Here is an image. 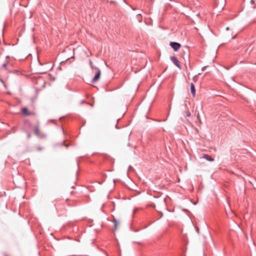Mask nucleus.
<instances>
[{"label": "nucleus", "mask_w": 256, "mask_h": 256, "mask_svg": "<svg viewBox=\"0 0 256 256\" xmlns=\"http://www.w3.org/2000/svg\"><path fill=\"white\" fill-rule=\"evenodd\" d=\"M114 228H115V230H116L117 228V225L118 224V222L116 220L114 219Z\"/></svg>", "instance_id": "9"}, {"label": "nucleus", "mask_w": 256, "mask_h": 256, "mask_svg": "<svg viewBox=\"0 0 256 256\" xmlns=\"http://www.w3.org/2000/svg\"><path fill=\"white\" fill-rule=\"evenodd\" d=\"M170 46L174 51H178L181 46L180 44L176 42H170Z\"/></svg>", "instance_id": "3"}, {"label": "nucleus", "mask_w": 256, "mask_h": 256, "mask_svg": "<svg viewBox=\"0 0 256 256\" xmlns=\"http://www.w3.org/2000/svg\"><path fill=\"white\" fill-rule=\"evenodd\" d=\"M190 91L193 96H194L196 94V90L194 84L193 83H191L190 84Z\"/></svg>", "instance_id": "6"}, {"label": "nucleus", "mask_w": 256, "mask_h": 256, "mask_svg": "<svg viewBox=\"0 0 256 256\" xmlns=\"http://www.w3.org/2000/svg\"><path fill=\"white\" fill-rule=\"evenodd\" d=\"M224 4L223 2H222L220 4H217L216 2L214 8L216 10L220 12L224 9Z\"/></svg>", "instance_id": "4"}, {"label": "nucleus", "mask_w": 256, "mask_h": 256, "mask_svg": "<svg viewBox=\"0 0 256 256\" xmlns=\"http://www.w3.org/2000/svg\"><path fill=\"white\" fill-rule=\"evenodd\" d=\"M170 59L171 61L175 64L178 68L181 69V66L180 64L179 61L178 60L176 57L174 56H170Z\"/></svg>", "instance_id": "5"}, {"label": "nucleus", "mask_w": 256, "mask_h": 256, "mask_svg": "<svg viewBox=\"0 0 256 256\" xmlns=\"http://www.w3.org/2000/svg\"><path fill=\"white\" fill-rule=\"evenodd\" d=\"M202 158L210 162H213L214 160V159L211 156L208 154H204Z\"/></svg>", "instance_id": "7"}, {"label": "nucleus", "mask_w": 256, "mask_h": 256, "mask_svg": "<svg viewBox=\"0 0 256 256\" xmlns=\"http://www.w3.org/2000/svg\"><path fill=\"white\" fill-rule=\"evenodd\" d=\"M90 64L91 68H92V69H94H94L95 66H93L92 62V61L90 60Z\"/></svg>", "instance_id": "10"}, {"label": "nucleus", "mask_w": 256, "mask_h": 256, "mask_svg": "<svg viewBox=\"0 0 256 256\" xmlns=\"http://www.w3.org/2000/svg\"><path fill=\"white\" fill-rule=\"evenodd\" d=\"M226 30H229V28H228V27H227V28H226Z\"/></svg>", "instance_id": "16"}, {"label": "nucleus", "mask_w": 256, "mask_h": 256, "mask_svg": "<svg viewBox=\"0 0 256 256\" xmlns=\"http://www.w3.org/2000/svg\"><path fill=\"white\" fill-rule=\"evenodd\" d=\"M27 136L28 138H30V132H27Z\"/></svg>", "instance_id": "11"}, {"label": "nucleus", "mask_w": 256, "mask_h": 256, "mask_svg": "<svg viewBox=\"0 0 256 256\" xmlns=\"http://www.w3.org/2000/svg\"><path fill=\"white\" fill-rule=\"evenodd\" d=\"M141 16V15H140V14H138V16Z\"/></svg>", "instance_id": "15"}, {"label": "nucleus", "mask_w": 256, "mask_h": 256, "mask_svg": "<svg viewBox=\"0 0 256 256\" xmlns=\"http://www.w3.org/2000/svg\"><path fill=\"white\" fill-rule=\"evenodd\" d=\"M34 134L38 137V138H46V134H40V130H39V128H38V126H36L35 128H34Z\"/></svg>", "instance_id": "2"}, {"label": "nucleus", "mask_w": 256, "mask_h": 256, "mask_svg": "<svg viewBox=\"0 0 256 256\" xmlns=\"http://www.w3.org/2000/svg\"><path fill=\"white\" fill-rule=\"evenodd\" d=\"M22 114L24 116H28L30 114L28 112V110L26 108H24L22 110Z\"/></svg>", "instance_id": "8"}, {"label": "nucleus", "mask_w": 256, "mask_h": 256, "mask_svg": "<svg viewBox=\"0 0 256 256\" xmlns=\"http://www.w3.org/2000/svg\"><path fill=\"white\" fill-rule=\"evenodd\" d=\"M94 70H96V74L94 76L92 80V82L93 83H95L98 80L101 74L100 70L98 68L95 67Z\"/></svg>", "instance_id": "1"}, {"label": "nucleus", "mask_w": 256, "mask_h": 256, "mask_svg": "<svg viewBox=\"0 0 256 256\" xmlns=\"http://www.w3.org/2000/svg\"><path fill=\"white\" fill-rule=\"evenodd\" d=\"M250 4H254V0H251L250 2Z\"/></svg>", "instance_id": "13"}, {"label": "nucleus", "mask_w": 256, "mask_h": 256, "mask_svg": "<svg viewBox=\"0 0 256 256\" xmlns=\"http://www.w3.org/2000/svg\"><path fill=\"white\" fill-rule=\"evenodd\" d=\"M186 116H190V112H188L187 114H186Z\"/></svg>", "instance_id": "12"}, {"label": "nucleus", "mask_w": 256, "mask_h": 256, "mask_svg": "<svg viewBox=\"0 0 256 256\" xmlns=\"http://www.w3.org/2000/svg\"><path fill=\"white\" fill-rule=\"evenodd\" d=\"M142 18H139V19H138V22H142Z\"/></svg>", "instance_id": "14"}]
</instances>
